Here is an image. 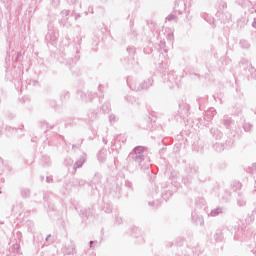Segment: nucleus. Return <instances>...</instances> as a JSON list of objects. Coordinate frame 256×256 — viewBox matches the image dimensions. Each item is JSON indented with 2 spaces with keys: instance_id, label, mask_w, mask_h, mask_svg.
Instances as JSON below:
<instances>
[{
  "instance_id": "obj_1",
  "label": "nucleus",
  "mask_w": 256,
  "mask_h": 256,
  "mask_svg": "<svg viewBox=\"0 0 256 256\" xmlns=\"http://www.w3.org/2000/svg\"><path fill=\"white\" fill-rule=\"evenodd\" d=\"M139 149H141V148H135V152L139 151Z\"/></svg>"
}]
</instances>
